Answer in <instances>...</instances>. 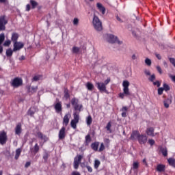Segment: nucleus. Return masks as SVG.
I'll return each instance as SVG.
<instances>
[{"instance_id":"nucleus-59","label":"nucleus","mask_w":175,"mask_h":175,"mask_svg":"<svg viewBox=\"0 0 175 175\" xmlns=\"http://www.w3.org/2000/svg\"><path fill=\"white\" fill-rule=\"evenodd\" d=\"M71 175H81L80 174V172L74 171L72 172Z\"/></svg>"},{"instance_id":"nucleus-24","label":"nucleus","mask_w":175,"mask_h":175,"mask_svg":"<svg viewBox=\"0 0 175 175\" xmlns=\"http://www.w3.org/2000/svg\"><path fill=\"white\" fill-rule=\"evenodd\" d=\"M18 37H19L18 33H12V37H11L12 42H13V43H15L16 42H17V40H18Z\"/></svg>"},{"instance_id":"nucleus-29","label":"nucleus","mask_w":175,"mask_h":175,"mask_svg":"<svg viewBox=\"0 0 175 175\" xmlns=\"http://www.w3.org/2000/svg\"><path fill=\"white\" fill-rule=\"evenodd\" d=\"M160 151L161 152V154H163V157H167V148L161 147L160 148Z\"/></svg>"},{"instance_id":"nucleus-26","label":"nucleus","mask_w":175,"mask_h":175,"mask_svg":"<svg viewBox=\"0 0 175 175\" xmlns=\"http://www.w3.org/2000/svg\"><path fill=\"white\" fill-rule=\"evenodd\" d=\"M146 133L148 136H154V128H148L146 130Z\"/></svg>"},{"instance_id":"nucleus-52","label":"nucleus","mask_w":175,"mask_h":175,"mask_svg":"<svg viewBox=\"0 0 175 175\" xmlns=\"http://www.w3.org/2000/svg\"><path fill=\"white\" fill-rule=\"evenodd\" d=\"M153 85H157V87H161V83L159 81H156L155 82H153Z\"/></svg>"},{"instance_id":"nucleus-40","label":"nucleus","mask_w":175,"mask_h":175,"mask_svg":"<svg viewBox=\"0 0 175 175\" xmlns=\"http://www.w3.org/2000/svg\"><path fill=\"white\" fill-rule=\"evenodd\" d=\"M100 165V161L99 160H95L94 161V168L98 169Z\"/></svg>"},{"instance_id":"nucleus-42","label":"nucleus","mask_w":175,"mask_h":175,"mask_svg":"<svg viewBox=\"0 0 175 175\" xmlns=\"http://www.w3.org/2000/svg\"><path fill=\"white\" fill-rule=\"evenodd\" d=\"M43 159L44 161V162H47L48 159H49V153L45 152L43 155Z\"/></svg>"},{"instance_id":"nucleus-6","label":"nucleus","mask_w":175,"mask_h":175,"mask_svg":"<svg viewBox=\"0 0 175 175\" xmlns=\"http://www.w3.org/2000/svg\"><path fill=\"white\" fill-rule=\"evenodd\" d=\"M11 85L14 88H18L23 85V79L21 78L16 77L11 81Z\"/></svg>"},{"instance_id":"nucleus-18","label":"nucleus","mask_w":175,"mask_h":175,"mask_svg":"<svg viewBox=\"0 0 175 175\" xmlns=\"http://www.w3.org/2000/svg\"><path fill=\"white\" fill-rule=\"evenodd\" d=\"M54 107L56 113H61L62 111V104H61V102L57 103Z\"/></svg>"},{"instance_id":"nucleus-1","label":"nucleus","mask_w":175,"mask_h":175,"mask_svg":"<svg viewBox=\"0 0 175 175\" xmlns=\"http://www.w3.org/2000/svg\"><path fill=\"white\" fill-rule=\"evenodd\" d=\"M123 86V93L119 94V97L121 98V99H124L126 96H129L131 95V92H129V81H124L122 83Z\"/></svg>"},{"instance_id":"nucleus-63","label":"nucleus","mask_w":175,"mask_h":175,"mask_svg":"<svg viewBox=\"0 0 175 175\" xmlns=\"http://www.w3.org/2000/svg\"><path fill=\"white\" fill-rule=\"evenodd\" d=\"M156 57L158 59H161L162 57H161V55L159 54H156Z\"/></svg>"},{"instance_id":"nucleus-36","label":"nucleus","mask_w":175,"mask_h":175,"mask_svg":"<svg viewBox=\"0 0 175 175\" xmlns=\"http://www.w3.org/2000/svg\"><path fill=\"white\" fill-rule=\"evenodd\" d=\"M64 98L66 99H69V98H70V95L69 94V90L68 89L64 90Z\"/></svg>"},{"instance_id":"nucleus-22","label":"nucleus","mask_w":175,"mask_h":175,"mask_svg":"<svg viewBox=\"0 0 175 175\" xmlns=\"http://www.w3.org/2000/svg\"><path fill=\"white\" fill-rule=\"evenodd\" d=\"M27 91L29 94H35L38 91V86L33 87V86H29L27 88Z\"/></svg>"},{"instance_id":"nucleus-15","label":"nucleus","mask_w":175,"mask_h":175,"mask_svg":"<svg viewBox=\"0 0 175 175\" xmlns=\"http://www.w3.org/2000/svg\"><path fill=\"white\" fill-rule=\"evenodd\" d=\"M38 109L36 107H31L27 112V116H30V117H33L35 113H37Z\"/></svg>"},{"instance_id":"nucleus-16","label":"nucleus","mask_w":175,"mask_h":175,"mask_svg":"<svg viewBox=\"0 0 175 175\" xmlns=\"http://www.w3.org/2000/svg\"><path fill=\"white\" fill-rule=\"evenodd\" d=\"M140 136V133H139L138 131H133L131 137H130V139L131 140H138L139 137Z\"/></svg>"},{"instance_id":"nucleus-19","label":"nucleus","mask_w":175,"mask_h":175,"mask_svg":"<svg viewBox=\"0 0 175 175\" xmlns=\"http://www.w3.org/2000/svg\"><path fill=\"white\" fill-rule=\"evenodd\" d=\"M39 145L38 144H36L35 146L33 148H30V151L31 152V154H38V152H39Z\"/></svg>"},{"instance_id":"nucleus-47","label":"nucleus","mask_w":175,"mask_h":175,"mask_svg":"<svg viewBox=\"0 0 175 175\" xmlns=\"http://www.w3.org/2000/svg\"><path fill=\"white\" fill-rule=\"evenodd\" d=\"M40 80V76L36 75L33 77V81H39Z\"/></svg>"},{"instance_id":"nucleus-46","label":"nucleus","mask_w":175,"mask_h":175,"mask_svg":"<svg viewBox=\"0 0 175 175\" xmlns=\"http://www.w3.org/2000/svg\"><path fill=\"white\" fill-rule=\"evenodd\" d=\"M103 150H105V145L103 144V143H101L100 148L98 149V152H102V151H103Z\"/></svg>"},{"instance_id":"nucleus-2","label":"nucleus","mask_w":175,"mask_h":175,"mask_svg":"<svg viewBox=\"0 0 175 175\" xmlns=\"http://www.w3.org/2000/svg\"><path fill=\"white\" fill-rule=\"evenodd\" d=\"M110 83V78H107L104 82H96V87L100 92H107L106 90V86Z\"/></svg>"},{"instance_id":"nucleus-48","label":"nucleus","mask_w":175,"mask_h":175,"mask_svg":"<svg viewBox=\"0 0 175 175\" xmlns=\"http://www.w3.org/2000/svg\"><path fill=\"white\" fill-rule=\"evenodd\" d=\"M149 81L154 83V80H155V75L153 74L148 78Z\"/></svg>"},{"instance_id":"nucleus-3","label":"nucleus","mask_w":175,"mask_h":175,"mask_svg":"<svg viewBox=\"0 0 175 175\" xmlns=\"http://www.w3.org/2000/svg\"><path fill=\"white\" fill-rule=\"evenodd\" d=\"M73 117L74 119L70 122V126L73 129H77V124H79V121H80V113L77 111L74 112Z\"/></svg>"},{"instance_id":"nucleus-35","label":"nucleus","mask_w":175,"mask_h":175,"mask_svg":"<svg viewBox=\"0 0 175 175\" xmlns=\"http://www.w3.org/2000/svg\"><path fill=\"white\" fill-rule=\"evenodd\" d=\"M86 124L87 125L90 126L91 124H92V117L91 116H88L86 119Z\"/></svg>"},{"instance_id":"nucleus-57","label":"nucleus","mask_w":175,"mask_h":175,"mask_svg":"<svg viewBox=\"0 0 175 175\" xmlns=\"http://www.w3.org/2000/svg\"><path fill=\"white\" fill-rule=\"evenodd\" d=\"M29 166H31V162L27 161L25 165V167L27 168L29 167Z\"/></svg>"},{"instance_id":"nucleus-55","label":"nucleus","mask_w":175,"mask_h":175,"mask_svg":"<svg viewBox=\"0 0 175 175\" xmlns=\"http://www.w3.org/2000/svg\"><path fill=\"white\" fill-rule=\"evenodd\" d=\"M157 71L159 72V73H160V75H162V68H161V66H157Z\"/></svg>"},{"instance_id":"nucleus-49","label":"nucleus","mask_w":175,"mask_h":175,"mask_svg":"<svg viewBox=\"0 0 175 175\" xmlns=\"http://www.w3.org/2000/svg\"><path fill=\"white\" fill-rule=\"evenodd\" d=\"M163 88H159L158 89V95H162L163 94Z\"/></svg>"},{"instance_id":"nucleus-25","label":"nucleus","mask_w":175,"mask_h":175,"mask_svg":"<svg viewBox=\"0 0 175 175\" xmlns=\"http://www.w3.org/2000/svg\"><path fill=\"white\" fill-rule=\"evenodd\" d=\"M15 133L20 136L21 135V124H18L15 128Z\"/></svg>"},{"instance_id":"nucleus-13","label":"nucleus","mask_w":175,"mask_h":175,"mask_svg":"<svg viewBox=\"0 0 175 175\" xmlns=\"http://www.w3.org/2000/svg\"><path fill=\"white\" fill-rule=\"evenodd\" d=\"M24 47V44L21 42H14V49L13 51H18V50H21Z\"/></svg>"},{"instance_id":"nucleus-30","label":"nucleus","mask_w":175,"mask_h":175,"mask_svg":"<svg viewBox=\"0 0 175 175\" xmlns=\"http://www.w3.org/2000/svg\"><path fill=\"white\" fill-rule=\"evenodd\" d=\"M86 88L88 91H92L94 90V85L91 82H88L85 85Z\"/></svg>"},{"instance_id":"nucleus-62","label":"nucleus","mask_w":175,"mask_h":175,"mask_svg":"<svg viewBox=\"0 0 175 175\" xmlns=\"http://www.w3.org/2000/svg\"><path fill=\"white\" fill-rule=\"evenodd\" d=\"M116 19H117L118 21H119L120 23H122V20L121 19V18H120V16H116Z\"/></svg>"},{"instance_id":"nucleus-34","label":"nucleus","mask_w":175,"mask_h":175,"mask_svg":"<svg viewBox=\"0 0 175 175\" xmlns=\"http://www.w3.org/2000/svg\"><path fill=\"white\" fill-rule=\"evenodd\" d=\"M30 4L31 5V9H36V6H38V2L34 0H30Z\"/></svg>"},{"instance_id":"nucleus-12","label":"nucleus","mask_w":175,"mask_h":175,"mask_svg":"<svg viewBox=\"0 0 175 175\" xmlns=\"http://www.w3.org/2000/svg\"><path fill=\"white\" fill-rule=\"evenodd\" d=\"M66 130V129L65 126L62 127V129L59 130L58 135L59 140H64V139L66 137V132L65 131Z\"/></svg>"},{"instance_id":"nucleus-21","label":"nucleus","mask_w":175,"mask_h":175,"mask_svg":"<svg viewBox=\"0 0 175 175\" xmlns=\"http://www.w3.org/2000/svg\"><path fill=\"white\" fill-rule=\"evenodd\" d=\"M96 6L100 12H101L102 14H105L106 13V8L102 5L100 3H97Z\"/></svg>"},{"instance_id":"nucleus-54","label":"nucleus","mask_w":175,"mask_h":175,"mask_svg":"<svg viewBox=\"0 0 175 175\" xmlns=\"http://www.w3.org/2000/svg\"><path fill=\"white\" fill-rule=\"evenodd\" d=\"M74 25H77L79 24V19L77 18H75L73 21Z\"/></svg>"},{"instance_id":"nucleus-14","label":"nucleus","mask_w":175,"mask_h":175,"mask_svg":"<svg viewBox=\"0 0 175 175\" xmlns=\"http://www.w3.org/2000/svg\"><path fill=\"white\" fill-rule=\"evenodd\" d=\"M70 117H72L70 113H68L65 114V116L63 118V125H65V126H68L69 121L70 120Z\"/></svg>"},{"instance_id":"nucleus-58","label":"nucleus","mask_w":175,"mask_h":175,"mask_svg":"<svg viewBox=\"0 0 175 175\" xmlns=\"http://www.w3.org/2000/svg\"><path fill=\"white\" fill-rule=\"evenodd\" d=\"M29 10H31V5L29 4H27L26 5V11L29 12Z\"/></svg>"},{"instance_id":"nucleus-53","label":"nucleus","mask_w":175,"mask_h":175,"mask_svg":"<svg viewBox=\"0 0 175 175\" xmlns=\"http://www.w3.org/2000/svg\"><path fill=\"white\" fill-rule=\"evenodd\" d=\"M86 169H88V171L89 173H92V167L90 165H86Z\"/></svg>"},{"instance_id":"nucleus-41","label":"nucleus","mask_w":175,"mask_h":175,"mask_svg":"<svg viewBox=\"0 0 175 175\" xmlns=\"http://www.w3.org/2000/svg\"><path fill=\"white\" fill-rule=\"evenodd\" d=\"M12 43V41L10 40H5L3 43V46L5 47H9Z\"/></svg>"},{"instance_id":"nucleus-61","label":"nucleus","mask_w":175,"mask_h":175,"mask_svg":"<svg viewBox=\"0 0 175 175\" xmlns=\"http://www.w3.org/2000/svg\"><path fill=\"white\" fill-rule=\"evenodd\" d=\"M3 52V47L2 46V44H0V54H2Z\"/></svg>"},{"instance_id":"nucleus-9","label":"nucleus","mask_w":175,"mask_h":175,"mask_svg":"<svg viewBox=\"0 0 175 175\" xmlns=\"http://www.w3.org/2000/svg\"><path fill=\"white\" fill-rule=\"evenodd\" d=\"M6 142H8V134L6 131H0V144L3 146V144H6Z\"/></svg>"},{"instance_id":"nucleus-17","label":"nucleus","mask_w":175,"mask_h":175,"mask_svg":"<svg viewBox=\"0 0 175 175\" xmlns=\"http://www.w3.org/2000/svg\"><path fill=\"white\" fill-rule=\"evenodd\" d=\"M37 136L39 139H41V140H44V143H46V142H47L49 140V137H47V136L43 135V133H42V132L38 131L37 133Z\"/></svg>"},{"instance_id":"nucleus-11","label":"nucleus","mask_w":175,"mask_h":175,"mask_svg":"<svg viewBox=\"0 0 175 175\" xmlns=\"http://www.w3.org/2000/svg\"><path fill=\"white\" fill-rule=\"evenodd\" d=\"M148 140V137L145 134H139V137H138V143L139 144H146L147 143V141Z\"/></svg>"},{"instance_id":"nucleus-7","label":"nucleus","mask_w":175,"mask_h":175,"mask_svg":"<svg viewBox=\"0 0 175 175\" xmlns=\"http://www.w3.org/2000/svg\"><path fill=\"white\" fill-rule=\"evenodd\" d=\"M71 105L73 106L75 110H78L79 111H81V109H83L82 105H79V99L76 98H73L71 99Z\"/></svg>"},{"instance_id":"nucleus-50","label":"nucleus","mask_w":175,"mask_h":175,"mask_svg":"<svg viewBox=\"0 0 175 175\" xmlns=\"http://www.w3.org/2000/svg\"><path fill=\"white\" fill-rule=\"evenodd\" d=\"M139 167V163L138 162H134L133 164V169H137Z\"/></svg>"},{"instance_id":"nucleus-4","label":"nucleus","mask_w":175,"mask_h":175,"mask_svg":"<svg viewBox=\"0 0 175 175\" xmlns=\"http://www.w3.org/2000/svg\"><path fill=\"white\" fill-rule=\"evenodd\" d=\"M92 23L93 27L96 31H102V29H103V27H102V22L98 16H94Z\"/></svg>"},{"instance_id":"nucleus-37","label":"nucleus","mask_w":175,"mask_h":175,"mask_svg":"<svg viewBox=\"0 0 175 175\" xmlns=\"http://www.w3.org/2000/svg\"><path fill=\"white\" fill-rule=\"evenodd\" d=\"M5 42V33H0V44Z\"/></svg>"},{"instance_id":"nucleus-51","label":"nucleus","mask_w":175,"mask_h":175,"mask_svg":"<svg viewBox=\"0 0 175 175\" xmlns=\"http://www.w3.org/2000/svg\"><path fill=\"white\" fill-rule=\"evenodd\" d=\"M144 73L146 76H151V72L149 70H144Z\"/></svg>"},{"instance_id":"nucleus-56","label":"nucleus","mask_w":175,"mask_h":175,"mask_svg":"<svg viewBox=\"0 0 175 175\" xmlns=\"http://www.w3.org/2000/svg\"><path fill=\"white\" fill-rule=\"evenodd\" d=\"M148 142L150 146H154V144H155V141H154V139H149Z\"/></svg>"},{"instance_id":"nucleus-64","label":"nucleus","mask_w":175,"mask_h":175,"mask_svg":"<svg viewBox=\"0 0 175 175\" xmlns=\"http://www.w3.org/2000/svg\"><path fill=\"white\" fill-rule=\"evenodd\" d=\"M137 57H136V55H132V59H137Z\"/></svg>"},{"instance_id":"nucleus-44","label":"nucleus","mask_w":175,"mask_h":175,"mask_svg":"<svg viewBox=\"0 0 175 175\" xmlns=\"http://www.w3.org/2000/svg\"><path fill=\"white\" fill-rule=\"evenodd\" d=\"M163 105L165 109H169V100H165L163 101Z\"/></svg>"},{"instance_id":"nucleus-43","label":"nucleus","mask_w":175,"mask_h":175,"mask_svg":"<svg viewBox=\"0 0 175 175\" xmlns=\"http://www.w3.org/2000/svg\"><path fill=\"white\" fill-rule=\"evenodd\" d=\"M163 88L165 91H169L170 90V87L169 86V85H167L166 83L163 84Z\"/></svg>"},{"instance_id":"nucleus-5","label":"nucleus","mask_w":175,"mask_h":175,"mask_svg":"<svg viewBox=\"0 0 175 175\" xmlns=\"http://www.w3.org/2000/svg\"><path fill=\"white\" fill-rule=\"evenodd\" d=\"M107 40L109 43H118V44H122V41L118 40L117 36L113 34H107Z\"/></svg>"},{"instance_id":"nucleus-31","label":"nucleus","mask_w":175,"mask_h":175,"mask_svg":"<svg viewBox=\"0 0 175 175\" xmlns=\"http://www.w3.org/2000/svg\"><path fill=\"white\" fill-rule=\"evenodd\" d=\"M122 113V117H126V112L128 111V107H123L121 109Z\"/></svg>"},{"instance_id":"nucleus-20","label":"nucleus","mask_w":175,"mask_h":175,"mask_svg":"<svg viewBox=\"0 0 175 175\" xmlns=\"http://www.w3.org/2000/svg\"><path fill=\"white\" fill-rule=\"evenodd\" d=\"M165 169H166V166L165 165L159 164L157 166L156 170L157 172H159V173H162V172H165Z\"/></svg>"},{"instance_id":"nucleus-10","label":"nucleus","mask_w":175,"mask_h":175,"mask_svg":"<svg viewBox=\"0 0 175 175\" xmlns=\"http://www.w3.org/2000/svg\"><path fill=\"white\" fill-rule=\"evenodd\" d=\"M81 159H83V155L77 154L74 159V168L79 169L80 163H81Z\"/></svg>"},{"instance_id":"nucleus-39","label":"nucleus","mask_w":175,"mask_h":175,"mask_svg":"<svg viewBox=\"0 0 175 175\" xmlns=\"http://www.w3.org/2000/svg\"><path fill=\"white\" fill-rule=\"evenodd\" d=\"M7 57H12L13 55V51L11 49H9L6 51Z\"/></svg>"},{"instance_id":"nucleus-32","label":"nucleus","mask_w":175,"mask_h":175,"mask_svg":"<svg viewBox=\"0 0 175 175\" xmlns=\"http://www.w3.org/2000/svg\"><path fill=\"white\" fill-rule=\"evenodd\" d=\"M85 144L88 146V144L91 143V135L90 134L87 135L85 137Z\"/></svg>"},{"instance_id":"nucleus-45","label":"nucleus","mask_w":175,"mask_h":175,"mask_svg":"<svg viewBox=\"0 0 175 175\" xmlns=\"http://www.w3.org/2000/svg\"><path fill=\"white\" fill-rule=\"evenodd\" d=\"M145 64L148 65V66H151V59L146 58L145 59Z\"/></svg>"},{"instance_id":"nucleus-27","label":"nucleus","mask_w":175,"mask_h":175,"mask_svg":"<svg viewBox=\"0 0 175 175\" xmlns=\"http://www.w3.org/2000/svg\"><path fill=\"white\" fill-rule=\"evenodd\" d=\"M167 162L170 166L175 167V159L174 158H169L167 159Z\"/></svg>"},{"instance_id":"nucleus-28","label":"nucleus","mask_w":175,"mask_h":175,"mask_svg":"<svg viewBox=\"0 0 175 175\" xmlns=\"http://www.w3.org/2000/svg\"><path fill=\"white\" fill-rule=\"evenodd\" d=\"M72 54H79L80 53V48L77 46H73L71 49Z\"/></svg>"},{"instance_id":"nucleus-33","label":"nucleus","mask_w":175,"mask_h":175,"mask_svg":"<svg viewBox=\"0 0 175 175\" xmlns=\"http://www.w3.org/2000/svg\"><path fill=\"white\" fill-rule=\"evenodd\" d=\"M20 155H21V148H18L16 150V154H15V159H18L20 157Z\"/></svg>"},{"instance_id":"nucleus-23","label":"nucleus","mask_w":175,"mask_h":175,"mask_svg":"<svg viewBox=\"0 0 175 175\" xmlns=\"http://www.w3.org/2000/svg\"><path fill=\"white\" fill-rule=\"evenodd\" d=\"M91 148L93 151H98V148H99V142H96L91 144Z\"/></svg>"},{"instance_id":"nucleus-60","label":"nucleus","mask_w":175,"mask_h":175,"mask_svg":"<svg viewBox=\"0 0 175 175\" xmlns=\"http://www.w3.org/2000/svg\"><path fill=\"white\" fill-rule=\"evenodd\" d=\"M170 79H172V81L175 83V75H170Z\"/></svg>"},{"instance_id":"nucleus-38","label":"nucleus","mask_w":175,"mask_h":175,"mask_svg":"<svg viewBox=\"0 0 175 175\" xmlns=\"http://www.w3.org/2000/svg\"><path fill=\"white\" fill-rule=\"evenodd\" d=\"M105 128L109 133H111V122H109Z\"/></svg>"},{"instance_id":"nucleus-8","label":"nucleus","mask_w":175,"mask_h":175,"mask_svg":"<svg viewBox=\"0 0 175 175\" xmlns=\"http://www.w3.org/2000/svg\"><path fill=\"white\" fill-rule=\"evenodd\" d=\"M6 24H8V20H6V16L2 15L0 16V31H5L6 29Z\"/></svg>"}]
</instances>
